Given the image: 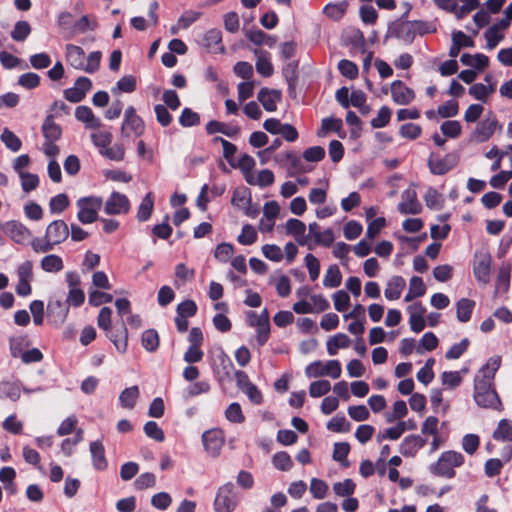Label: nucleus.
<instances>
[{
	"instance_id": "obj_25",
	"label": "nucleus",
	"mask_w": 512,
	"mask_h": 512,
	"mask_svg": "<svg viewBox=\"0 0 512 512\" xmlns=\"http://www.w3.org/2000/svg\"><path fill=\"white\" fill-rule=\"evenodd\" d=\"M405 286L406 282L403 277L393 276L387 282L384 295L388 300H397L400 298Z\"/></svg>"
},
{
	"instance_id": "obj_24",
	"label": "nucleus",
	"mask_w": 512,
	"mask_h": 512,
	"mask_svg": "<svg viewBox=\"0 0 512 512\" xmlns=\"http://www.w3.org/2000/svg\"><path fill=\"white\" fill-rule=\"evenodd\" d=\"M222 32L219 29L213 28L208 30L203 36V45L214 52H225V47L221 44Z\"/></svg>"
},
{
	"instance_id": "obj_9",
	"label": "nucleus",
	"mask_w": 512,
	"mask_h": 512,
	"mask_svg": "<svg viewBox=\"0 0 512 512\" xmlns=\"http://www.w3.org/2000/svg\"><path fill=\"white\" fill-rule=\"evenodd\" d=\"M145 125L141 117L136 114L133 106L125 109L123 123L121 126V136L123 138H135L144 133Z\"/></svg>"
},
{
	"instance_id": "obj_53",
	"label": "nucleus",
	"mask_w": 512,
	"mask_h": 512,
	"mask_svg": "<svg viewBox=\"0 0 512 512\" xmlns=\"http://www.w3.org/2000/svg\"><path fill=\"white\" fill-rule=\"evenodd\" d=\"M210 390V384L207 381H199L189 385L184 391L186 399L195 397L197 395L207 393Z\"/></svg>"
},
{
	"instance_id": "obj_6",
	"label": "nucleus",
	"mask_w": 512,
	"mask_h": 512,
	"mask_svg": "<svg viewBox=\"0 0 512 512\" xmlns=\"http://www.w3.org/2000/svg\"><path fill=\"white\" fill-rule=\"evenodd\" d=\"M474 400L480 407L501 409L500 398L493 388V384L474 382Z\"/></svg>"
},
{
	"instance_id": "obj_17",
	"label": "nucleus",
	"mask_w": 512,
	"mask_h": 512,
	"mask_svg": "<svg viewBox=\"0 0 512 512\" xmlns=\"http://www.w3.org/2000/svg\"><path fill=\"white\" fill-rule=\"evenodd\" d=\"M491 262V256L488 253H483L476 256L473 271L478 282L482 284L489 283Z\"/></svg>"
},
{
	"instance_id": "obj_14",
	"label": "nucleus",
	"mask_w": 512,
	"mask_h": 512,
	"mask_svg": "<svg viewBox=\"0 0 512 512\" xmlns=\"http://www.w3.org/2000/svg\"><path fill=\"white\" fill-rule=\"evenodd\" d=\"M398 211L401 214L416 215L422 211V205L417 199V193L414 189H406L401 194V201L398 203Z\"/></svg>"
},
{
	"instance_id": "obj_20",
	"label": "nucleus",
	"mask_w": 512,
	"mask_h": 512,
	"mask_svg": "<svg viewBox=\"0 0 512 512\" xmlns=\"http://www.w3.org/2000/svg\"><path fill=\"white\" fill-rule=\"evenodd\" d=\"M258 101L268 112H274L281 101V92L275 89L262 88L257 95Z\"/></svg>"
},
{
	"instance_id": "obj_47",
	"label": "nucleus",
	"mask_w": 512,
	"mask_h": 512,
	"mask_svg": "<svg viewBox=\"0 0 512 512\" xmlns=\"http://www.w3.org/2000/svg\"><path fill=\"white\" fill-rule=\"evenodd\" d=\"M346 8V2L329 3L324 7L323 13L331 19L338 20L344 15Z\"/></svg>"
},
{
	"instance_id": "obj_5",
	"label": "nucleus",
	"mask_w": 512,
	"mask_h": 512,
	"mask_svg": "<svg viewBox=\"0 0 512 512\" xmlns=\"http://www.w3.org/2000/svg\"><path fill=\"white\" fill-rule=\"evenodd\" d=\"M441 10L451 13L457 20L466 17L470 12L480 6L479 0H433Z\"/></svg>"
},
{
	"instance_id": "obj_51",
	"label": "nucleus",
	"mask_w": 512,
	"mask_h": 512,
	"mask_svg": "<svg viewBox=\"0 0 512 512\" xmlns=\"http://www.w3.org/2000/svg\"><path fill=\"white\" fill-rule=\"evenodd\" d=\"M273 465L281 471H288L293 466V461L287 452L281 451L273 456Z\"/></svg>"
},
{
	"instance_id": "obj_21",
	"label": "nucleus",
	"mask_w": 512,
	"mask_h": 512,
	"mask_svg": "<svg viewBox=\"0 0 512 512\" xmlns=\"http://www.w3.org/2000/svg\"><path fill=\"white\" fill-rule=\"evenodd\" d=\"M426 440L419 435H409L400 445V452L404 456H415L419 449L423 448Z\"/></svg>"
},
{
	"instance_id": "obj_61",
	"label": "nucleus",
	"mask_w": 512,
	"mask_h": 512,
	"mask_svg": "<svg viewBox=\"0 0 512 512\" xmlns=\"http://www.w3.org/2000/svg\"><path fill=\"white\" fill-rule=\"evenodd\" d=\"M470 342L467 338H464L461 342L454 344L445 354L446 359L455 360L462 356V354L468 349Z\"/></svg>"
},
{
	"instance_id": "obj_3",
	"label": "nucleus",
	"mask_w": 512,
	"mask_h": 512,
	"mask_svg": "<svg viewBox=\"0 0 512 512\" xmlns=\"http://www.w3.org/2000/svg\"><path fill=\"white\" fill-rule=\"evenodd\" d=\"M42 133L45 141L42 144V151L47 157H57L60 148L55 144L62 135V128L54 121L52 115H48L42 124Z\"/></svg>"
},
{
	"instance_id": "obj_19",
	"label": "nucleus",
	"mask_w": 512,
	"mask_h": 512,
	"mask_svg": "<svg viewBox=\"0 0 512 512\" xmlns=\"http://www.w3.org/2000/svg\"><path fill=\"white\" fill-rule=\"evenodd\" d=\"M391 95L393 101L398 105H407L415 98V93L402 81L395 80L391 84Z\"/></svg>"
},
{
	"instance_id": "obj_28",
	"label": "nucleus",
	"mask_w": 512,
	"mask_h": 512,
	"mask_svg": "<svg viewBox=\"0 0 512 512\" xmlns=\"http://www.w3.org/2000/svg\"><path fill=\"white\" fill-rule=\"evenodd\" d=\"M351 345L350 338L344 333H338L330 337L327 342V352L330 356L337 354L339 349L348 348Z\"/></svg>"
},
{
	"instance_id": "obj_46",
	"label": "nucleus",
	"mask_w": 512,
	"mask_h": 512,
	"mask_svg": "<svg viewBox=\"0 0 512 512\" xmlns=\"http://www.w3.org/2000/svg\"><path fill=\"white\" fill-rule=\"evenodd\" d=\"M493 438L497 441L512 439V425L506 419L501 420L493 433Z\"/></svg>"
},
{
	"instance_id": "obj_27",
	"label": "nucleus",
	"mask_w": 512,
	"mask_h": 512,
	"mask_svg": "<svg viewBox=\"0 0 512 512\" xmlns=\"http://www.w3.org/2000/svg\"><path fill=\"white\" fill-rule=\"evenodd\" d=\"M75 117L83 122L87 128H98L101 126L99 118L94 116L93 111L88 106H78L75 110Z\"/></svg>"
},
{
	"instance_id": "obj_31",
	"label": "nucleus",
	"mask_w": 512,
	"mask_h": 512,
	"mask_svg": "<svg viewBox=\"0 0 512 512\" xmlns=\"http://www.w3.org/2000/svg\"><path fill=\"white\" fill-rule=\"evenodd\" d=\"M139 394V388L136 385L125 388L119 395V403L121 407L125 409H133L139 398Z\"/></svg>"
},
{
	"instance_id": "obj_1",
	"label": "nucleus",
	"mask_w": 512,
	"mask_h": 512,
	"mask_svg": "<svg viewBox=\"0 0 512 512\" xmlns=\"http://www.w3.org/2000/svg\"><path fill=\"white\" fill-rule=\"evenodd\" d=\"M102 54L100 51H93L86 55L84 50L74 44L65 45V60L72 68L86 73H95L100 68Z\"/></svg>"
},
{
	"instance_id": "obj_38",
	"label": "nucleus",
	"mask_w": 512,
	"mask_h": 512,
	"mask_svg": "<svg viewBox=\"0 0 512 512\" xmlns=\"http://www.w3.org/2000/svg\"><path fill=\"white\" fill-rule=\"evenodd\" d=\"M511 265L502 264L496 281V293L507 292L510 284Z\"/></svg>"
},
{
	"instance_id": "obj_2",
	"label": "nucleus",
	"mask_w": 512,
	"mask_h": 512,
	"mask_svg": "<svg viewBox=\"0 0 512 512\" xmlns=\"http://www.w3.org/2000/svg\"><path fill=\"white\" fill-rule=\"evenodd\" d=\"M111 323H112V310L109 307H103L97 318V325L99 328L104 330L114 344L116 350L124 354L128 348V331L124 323H122L121 329L119 331L112 332L111 331Z\"/></svg>"
},
{
	"instance_id": "obj_40",
	"label": "nucleus",
	"mask_w": 512,
	"mask_h": 512,
	"mask_svg": "<svg viewBox=\"0 0 512 512\" xmlns=\"http://www.w3.org/2000/svg\"><path fill=\"white\" fill-rule=\"evenodd\" d=\"M342 275L337 265H331L326 270L323 285L327 288H336L341 285Z\"/></svg>"
},
{
	"instance_id": "obj_55",
	"label": "nucleus",
	"mask_w": 512,
	"mask_h": 512,
	"mask_svg": "<svg viewBox=\"0 0 512 512\" xmlns=\"http://www.w3.org/2000/svg\"><path fill=\"white\" fill-rule=\"evenodd\" d=\"M328 485L325 481L318 479V478H312L310 482V492L316 499H323L326 497L328 492Z\"/></svg>"
},
{
	"instance_id": "obj_44",
	"label": "nucleus",
	"mask_w": 512,
	"mask_h": 512,
	"mask_svg": "<svg viewBox=\"0 0 512 512\" xmlns=\"http://www.w3.org/2000/svg\"><path fill=\"white\" fill-rule=\"evenodd\" d=\"M30 33V24L27 21H18L11 31V37L15 41L22 42L29 36Z\"/></svg>"
},
{
	"instance_id": "obj_62",
	"label": "nucleus",
	"mask_w": 512,
	"mask_h": 512,
	"mask_svg": "<svg viewBox=\"0 0 512 512\" xmlns=\"http://www.w3.org/2000/svg\"><path fill=\"white\" fill-rule=\"evenodd\" d=\"M442 133L450 138H456L461 134V124L457 120H448L441 125Z\"/></svg>"
},
{
	"instance_id": "obj_41",
	"label": "nucleus",
	"mask_w": 512,
	"mask_h": 512,
	"mask_svg": "<svg viewBox=\"0 0 512 512\" xmlns=\"http://www.w3.org/2000/svg\"><path fill=\"white\" fill-rule=\"evenodd\" d=\"M48 311L50 316L55 318V321L62 324L68 316L69 308L64 303L57 300L55 302L49 303Z\"/></svg>"
},
{
	"instance_id": "obj_34",
	"label": "nucleus",
	"mask_w": 512,
	"mask_h": 512,
	"mask_svg": "<svg viewBox=\"0 0 512 512\" xmlns=\"http://www.w3.org/2000/svg\"><path fill=\"white\" fill-rule=\"evenodd\" d=\"M475 307L473 300L462 298L456 303V316L460 322H468Z\"/></svg>"
},
{
	"instance_id": "obj_64",
	"label": "nucleus",
	"mask_w": 512,
	"mask_h": 512,
	"mask_svg": "<svg viewBox=\"0 0 512 512\" xmlns=\"http://www.w3.org/2000/svg\"><path fill=\"white\" fill-rule=\"evenodd\" d=\"M18 84L26 89H34L39 86L40 77L36 73L28 72L18 78Z\"/></svg>"
},
{
	"instance_id": "obj_60",
	"label": "nucleus",
	"mask_w": 512,
	"mask_h": 512,
	"mask_svg": "<svg viewBox=\"0 0 512 512\" xmlns=\"http://www.w3.org/2000/svg\"><path fill=\"white\" fill-rule=\"evenodd\" d=\"M391 118V110L383 106L379 109L377 116L371 120V125L373 128H383L385 127Z\"/></svg>"
},
{
	"instance_id": "obj_4",
	"label": "nucleus",
	"mask_w": 512,
	"mask_h": 512,
	"mask_svg": "<svg viewBox=\"0 0 512 512\" xmlns=\"http://www.w3.org/2000/svg\"><path fill=\"white\" fill-rule=\"evenodd\" d=\"M464 463V457L456 451H446L441 454L438 461L431 466V472L435 475L453 478L455 476V468L460 467Z\"/></svg>"
},
{
	"instance_id": "obj_52",
	"label": "nucleus",
	"mask_w": 512,
	"mask_h": 512,
	"mask_svg": "<svg viewBox=\"0 0 512 512\" xmlns=\"http://www.w3.org/2000/svg\"><path fill=\"white\" fill-rule=\"evenodd\" d=\"M338 69L344 77L350 80L356 79L358 77V67L354 62L350 60H340L338 63Z\"/></svg>"
},
{
	"instance_id": "obj_16",
	"label": "nucleus",
	"mask_w": 512,
	"mask_h": 512,
	"mask_svg": "<svg viewBox=\"0 0 512 512\" xmlns=\"http://www.w3.org/2000/svg\"><path fill=\"white\" fill-rule=\"evenodd\" d=\"M45 235L54 246L59 245L69 236L68 225L63 220H55L47 226Z\"/></svg>"
},
{
	"instance_id": "obj_15",
	"label": "nucleus",
	"mask_w": 512,
	"mask_h": 512,
	"mask_svg": "<svg viewBox=\"0 0 512 512\" xmlns=\"http://www.w3.org/2000/svg\"><path fill=\"white\" fill-rule=\"evenodd\" d=\"M130 210L128 198L119 192H113L106 200L104 211L108 215L126 214Z\"/></svg>"
},
{
	"instance_id": "obj_13",
	"label": "nucleus",
	"mask_w": 512,
	"mask_h": 512,
	"mask_svg": "<svg viewBox=\"0 0 512 512\" xmlns=\"http://www.w3.org/2000/svg\"><path fill=\"white\" fill-rule=\"evenodd\" d=\"M202 441L206 452L212 457H217L225 442L224 433L219 429L206 431L202 435Z\"/></svg>"
},
{
	"instance_id": "obj_59",
	"label": "nucleus",
	"mask_w": 512,
	"mask_h": 512,
	"mask_svg": "<svg viewBox=\"0 0 512 512\" xmlns=\"http://www.w3.org/2000/svg\"><path fill=\"white\" fill-rule=\"evenodd\" d=\"M227 420L233 423H242L245 420L241 406L234 402L231 403L225 411Z\"/></svg>"
},
{
	"instance_id": "obj_54",
	"label": "nucleus",
	"mask_w": 512,
	"mask_h": 512,
	"mask_svg": "<svg viewBox=\"0 0 512 512\" xmlns=\"http://www.w3.org/2000/svg\"><path fill=\"white\" fill-rule=\"evenodd\" d=\"M179 123L183 127H192L200 123V116L198 113L192 111L190 108H184L179 117Z\"/></svg>"
},
{
	"instance_id": "obj_36",
	"label": "nucleus",
	"mask_w": 512,
	"mask_h": 512,
	"mask_svg": "<svg viewBox=\"0 0 512 512\" xmlns=\"http://www.w3.org/2000/svg\"><path fill=\"white\" fill-rule=\"evenodd\" d=\"M0 140L7 149L14 153L18 152L22 147V141L20 138L8 128L3 129L0 135Z\"/></svg>"
},
{
	"instance_id": "obj_63",
	"label": "nucleus",
	"mask_w": 512,
	"mask_h": 512,
	"mask_svg": "<svg viewBox=\"0 0 512 512\" xmlns=\"http://www.w3.org/2000/svg\"><path fill=\"white\" fill-rule=\"evenodd\" d=\"M334 307L339 312H344L350 305V297L344 290H339L333 294Z\"/></svg>"
},
{
	"instance_id": "obj_22",
	"label": "nucleus",
	"mask_w": 512,
	"mask_h": 512,
	"mask_svg": "<svg viewBox=\"0 0 512 512\" xmlns=\"http://www.w3.org/2000/svg\"><path fill=\"white\" fill-rule=\"evenodd\" d=\"M90 454L92 458L93 467L96 470H105L108 462L105 457V448L101 441H93L90 443Z\"/></svg>"
},
{
	"instance_id": "obj_33",
	"label": "nucleus",
	"mask_w": 512,
	"mask_h": 512,
	"mask_svg": "<svg viewBox=\"0 0 512 512\" xmlns=\"http://www.w3.org/2000/svg\"><path fill=\"white\" fill-rule=\"evenodd\" d=\"M255 54L257 55L255 64L257 72L264 77L271 76L273 74V66L270 62L269 54L262 50H256Z\"/></svg>"
},
{
	"instance_id": "obj_50",
	"label": "nucleus",
	"mask_w": 512,
	"mask_h": 512,
	"mask_svg": "<svg viewBox=\"0 0 512 512\" xmlns=\"http://www.w3.org/2000/svg\"><path fill=\"white\" fill-rule=\"evenodd\" d=\"M494 89L492 85L486 86L482 83H476L470 87L469 93L477 100L486 101Z\"/></svg>"
},
{
	"instance_id": "obj_39",
	"label": "nucleus",
	"mask_w": 512,
	"mask_h": 512,
	"mask_svg": "<svg viewBox=\"0 0 512 512\" xmlns=\"http://www.w3.org/2000/svg\"><path fill=\"white\" fill-rule=\"evenodd\" d=\"M159 335L156 330H145L141 335L143 348L148 352H155L159 347Z\"/></svg>"
},
{
	"instance_id": "obj_56",
	"label": "nucleus",
	"mask_w": 512,
	"mask_h": 512,
	"mask_svg": "<svg viewBox=\"0 0 512 512\" xmlns=\"http://www.w3.org/2000/svg\"><path fill=\"white\" fill-rule=\"evenodd\" d=\"M237 240L242 245H251L257 240V232L252 225L245 224Z\"/></svg>"
},
{
	"instance_id": "obj_57",
	"label": "nucleus",
	"mask_w": 512,
	"mask_h": 512,
	"mask_svg": "<svg viewBox=\"0 0 512 512\" xmlns=\"http://www.w3.org/2000/svg\"><path fill=\"white\" fill-rule=\"evenodd\" d=\"M233 253H234V248L230 243H221L216 247V249L214 251V257L218 261H220L222 263H226L229 261V259L233 255Z\"/></svg>"
},
{
	"instance_id": "obj_37",
	"label": "nucleus",
	"mask_w": 512,
	"mask_h": 512,
	"mask_svg": "<svg viewBox=\"0 0 512 512\" xmlns=\"http://www.w3.org/2000/svg\"><path fill=\"white\" fill-rule=\"evenodd\" d=\"M154 208V198L151 192L147 193L146 196L142 199L138 210H137V219L141 222L147 221L153 211Z\"/></svg>"
},
{
	"instance_id": "obj_42",
	"label": "nucleus",
	"mask_w": 512,
	"mask_h": 512,
	"mask_svg": "<svg viewBox=\"0 0 512 512\" xmlns=\"http://www.w3.org/2000/svg\"><path fill=\"white\" fill-rule=\"evenodd\" d=\"M136 89V78L132 75H126L119 79L116 84V87L112 88L113 94H118L120 92L124 93H132Z\"/></svg>"
},
{
	"instance_id": "obj_29",
	"label": "nucleus",
	"mask_w": 512,
	"mask_h": 512,
	"mask_svg": "<svg viewBox=\"0 0 512 512\" xmlns=\"http://www.w3.org/2000/svg\"><path fill=\"white\" fill-rule=\"evenodd\" d=\"M428 164L433 174L443 175L454 167L455 162L451 156H446L442 159L430 158Z\"/></svg>"
},
{
	"instance_id": "obj_11",
	"label": "nucleus",
	"mask_w": 512,
	"mask_h": 512,
	"mask_svg": "<svg viewBox=\"0 0 512 512\" xmlns=\"http://www.w3.org/2000/svg\"><path fill=\"white\" fill-rule=\"evenodd\" d=\"M2 231L17 244H28L32 236L30 230L21 222L10 220L0 224Z\"/></svg>"
},
{
	"instance_id": "obj_45",
	"label": "nucleus",
	"mask_w": 512,
	"mask_h": 512,
	"mask_svg": "<svg viewBox=\"0 0 512 512\" xmlns=\"http://www.w3.org/2000/svg\"><path fill=\"white\" fill-rule=\"evenodd\" d=\"M69 198L66 194L61 193L51 198L49 208L51 213L60 214L69 206Z\"/></svg>"
},
{
	"instance_id": "obj_12",
	"label": "nucleus",
	"mask_w": 512,
	"mask_h": 512,
	"mask_svg": "<svg viewBox=\"0 0 512 512\" xmlns=\"http://www.w3.org/2000/svg\"><path fill=\"white\" fill-rule=\"evenodd\" d=\"M497 127L498 121L496 117L493 114H489L476 125L471 139L477 143L488 141L493 136Z\"/></svg>"
},
{
	"instance_id": "obj_35",
	"label": "nucleus",
	"mask_w": 512,
	"mask_h": 512,
	"mask_svg": "<svg viewBox=\"0 0 512 512\" xmlns=\"http://www.w3.org/2000/svg\"><path fill=\"white\" fill-rule=\"evenodd\" d=\"M460 61L465 66L474 67L479 70H483L489 64V58L484 54H463Z\"/></svg>"
},
{
	"instance_id": "obj_18",
	"label": "nucleus",
	"mask_w": 512,
	"mask_h": 512,
	"mask_svg": "<svg viewBox=\"0 0 512 512\" xmlns=\"http://www.w3.org/2000/svg\"><path fill=\"white\" fill-rule=\"evenodd\" d=\"M501 365V357L498 355L488 359L486 364L479 370L475 376L474 382L493 384V380L497 370Z\"/></svg>"
},
{
	"instance_id": "obj_43",
	"label": "nucleus",
	"mask_w": 512,
	"mask_h": 512,
	"mask_svg": "<svg viewBox=\"0 0 512 512\" xmlns=\"http://www.w3.org/2000/svg\"><path fill=\"white\" fill-rule=\"evenodd\" d=\"M22 190L29 193L39 186V177L37 174L26 172L19 175Z\"/></svg>"
},
{
	"instance_id": "obj_10",
	"label": "nucleus",
	"mask_w": 512,
	"mask_h": 512,
	"mask_svg": "<svg viewBox=\"0 0 512 512\" xmlns=\"http://www.w3.org/2000/svg\"><path fill=\"white\" fill-rule=\"evenodd\" d=\"M237 505V497L232 483H226L221 486L214 500L216 512H232Z\"/></svg>"
},
{
	"instance_id": "obj_26",
	"label": "nucleus",
	"mask_w": 512,
	"mask_h": 512,
	"mask_svg": "<svg viewBox=\"0 0 512 512\" xmlns=\"http://www.w3.org/2000/svg\"><path fill=\"white\" fill-rule=\"evenodd\" d=\"M285 230L287 234L295 236L300 245L307 243L305 239L306 225L301 220L295 218L287 220Z\"/></svg>"
},
{
	"instance_id": "obj_23",
	"label": "nucleus",
	"mask_w": 512,
	"mask_h": 512,
	"mask_svg": "<svg viewBox=\"0 0 512 512\" xmlns=\"http://www.w3.org/2000/svg\"><path fill=\"white\" fill-rule=\"evenodd\" d=\"M21 389L22 386L19 380H3L0 382V397L15 402L21 396Z\"/></svg>"
},
{
	"instance_id": "obj_8",
	"label": "nucleus",
	"mask_w": 512,
	"mask_h": 512,
	"mask_svg": "<svg viewBox=\"0 0 512 512\" xmlns=\"http://www.w3.org/2000/svg\"><path fill=\"white\" fill-rule=\"evenodd\" d=\"M76 205L79 208L78 220L83 224H90L98 218V211L102 207V199L95 196L84 197L80 198Z\"/></svg>"
},
{
	"instance_id": "obj_32",
	"label": "nucleus",
	"mask_w": 512,
	"mask_h": 512,
	"mask_svg": "<svg viewBox=\"0 0 512 512\" xmlns=\"http://www.w3.org/2000/svg\"><path fill=\"white\" fill-rule=\"evenodd\" d=\"M40 266L47 273H58L63 270L64 263L59 255L49 254L41 259Z\"/></svg>"
},
{
	"instance_id": "obj_58",
	"label": "nucleus",
	"mask_w": 512,
	"mask_h": 512,
	"mask_svg": "<svg viewBox=\"0 0 512 512\" xmlns=\"http://www.w3.org/2000/svg\"><path fill=\"white\" fill-rule=\"evenodd\" d=\"M144 432L149 438L157 442L164 441V432L155 421H148L144 425Z\"/></svg>"
},
{
	"instance_id": "obj_7",
	"label": "nucleus",
	"mask_w": 512,
	"mask_h": 512,
	"mask_svg": "<svg viewBox=\"0 0 512 512\" xmlns=\"http://www.w3.org/2000/svg\"><path fill=\"white\" fill-rule=\"evenodd\" d=\"M341 372V364L338 360H329L327 362L317 360L311 362L305 368V375L307 378L329 376L332 379H337L341 376Z\"/></svg>"
},
{
	"instance_id": "obj_48",
	"label": "nucleus",
	"mask_w": 512,
	"mask_h": 512,
	"mask_svg": "<svg viewBox=\"0 0 512 512\" xmlns=\"http://www.w3.org/2000/svg\"><path fill=\"white\" fill-rule=\"evenodd\" d=\"M331 389V384L328 380H317L310 384L309 395L313 398H319L326 395Z\"/></svg>"
},
{
	"instance_id": "obj_30",
	"label": "nucleus",
	"mask_w": 512,
	"mask_h": 512,
	"mask_svg": "<svg viewBox=\"0 0 512 512\" xmlns=\"http://www.w3.org/2000/svg\"><path fill=\"white\" fill-rule=\"evenodd\" d=\"M206 131L208 134L222 133L228 137H234L239 134L240 128L236 126H229L216 120H211L206 125Z\"/></svg>"
},
{
	"instance_id": "obj_49",
	"label": "nucleus",
	"mask_w": 512,
	"mask_h": 512,
	"mask_svg": "<svg viewBox=\"0 0 512 512\" xmlns=\"http://www.w3.org/2000/svg\"><path fill=\"white\" fill-rule=\"evenodd\" d=\"M438 346V338L432 332L425 333L417 347V352L422 354L424 351H432Z\"/></svg>"
}]
</instances>
